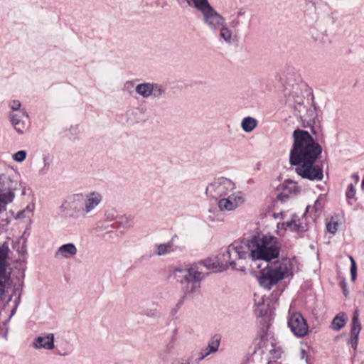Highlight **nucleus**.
Masks as SVG:
<instances>
[{
  "instance_id": "1",
  "label": "nucleus",
  "mask_w": 364,
  "mask_h": 364,
  "mask_svg": "<svg viewBox=\"0 0 364 364\" xmlns=\"http://www.w3.org/2000/svg\"><path fill=\"white\" fill-rule=\"evenodd\" d=\"M250 259L248 240L236 241L230 244L218 259H205L183 267H176L172 271L174 279L182 285L186 294L198 291L200 283L210 271L223 272L228 269L245 271L247 260Z\"/></svg>"
},
{
  "instance_id": "2",
  "label": "nucleus",
  "mask_w": 364,
  "mask_h": 364,
  "mask_svg": "<svg viewBox=\"0 0 364 364\" xmlns=\"http://www.w3.org/2000/svg\"><path fill=\"white\" fill-rule=\"evenodd\" d=\"M293 138L289 161L291 164L296 165V172L303 178L321 181L323 171L315 162L322 152L321 146L304 130H294Z\"/></svg>"
},
{
  "instance_id": "3",
  "label": "nucleus",
  "mask_w": 364,
  "mask_h": 364,
  "mask_svg": "<svg viewBox=\"0 0 364 364\" xmlns=\"http://www.w3.org/2000/svg\"><path fill=\"white\" fill-rule=\"evenodd\" d=\"M103 201L101 191L92 190L68 196L60 206V210L73 220L85 218L94 213Z\"/></svg>"
},
{
  "instance_id": "4",
  "label": "nucleus",
  "mask_w": 364,
  "mask_h": 364,
  "mask_svg": "<svg viewBox=\"0 0 364 364\" xmlns=\"http://www.w3.org/2000/svg\"><path fill=\"white\" fill-rule=\"evenodd\" d=\"M298 270L299 262L296 257H283L272 263H268L259 272L257 280L262 287L270 289L279 281L292 276Z\"/></svg>"
},
{
  "instance_id": "5",
  "label": "nucleus",
  "mask_w": 364,
  "mask_h": 364,
  "mask_svg": "<svg viewBox=\"0 0 364 364\" xmlns=\"http://www.w3.org/2000/svg\"><path fill=\"white\" fill-rule=\"evenodd\" d=\"M250 259L254 262H269L278 257L280 245L278 240L270 235H258L248 240Z\"/></svg>"
},
{
  "instance_id": "6",
  "label": "nucleus",
  "mask_w": 364,
  "mask_h": 364,
  "mask_svg": "<svg viewBox=\"0 0 364 364\" xmlns=\"http://www.w3.org/2000/svg\"><path fill=\"white\" fill-rule=\"evenodd\" d=\"M324 203L325 196L324 195L321 194L316 200L312 207H306V213L302 215L299 216L294 214L291 215L290 219L282 223H278L277 230V234L279 235H284L287 231H290L296 234H301L306 232L309 228L306 213L311 209V210L315 213L316 216H318L324 206Z\"/></svg>"
},
{
  "instance_id": "7",
  "label": "nucleus",
  "mask_w": 364,
  "mask_h": 364,
  "mask_svg": "<svg viewBox=\"0 0 364 364\" xmlns=\"http://www.w3.org/2000/svg\"><path fill=\"white\" fill-rule=\"evenodd\" d=\"M8 107V117L12 127L18 134H24L31 127V119L26 109L18 100L9 101Z\"/></svg>"
},
{
  "instance_id": "8",
  "label": "nucleus",
  "mask_w": 364,
  "mask_h": 364,
  "mask_svg": "<svg viewBox=\"0 0 364 364\" xmlns=\"http://www.w3.org/2000/svg\"><path fill=\"white\" fill-rule=\"evenodd\" d=\"M237 188L236 184L226 177L214 178L208 183L205 188V196L210 200H220Z\"/></svg>"
},
{
  "instance_id": "9",
  "label": "nucleus",
  "mask_w": 364,
  "mask_h": 364,
  "mask_svg": "<svg viewBox=\"0 0 364 364\" xmlns=\"http://www.w3.org/2000/svg\"><path fill=\"white\" fill-rule=\"evenodd\" d=\"M245 202V194L240 191H234L220 198L218 202V207L222 212H232L244 205Z\"/></svg>"
},
{
  "instance_id": "10",
  "label": "nucleus",
  "mask_w": 364,
  "mask_h": 364,
  "mask_svg": "<svg viewBox=\"0 0 364 364\" xmlns=\"http://www.w3.org/2000/svg\"><path fill=\"white\" fill-rule=\"evenodd\" d=\"M9 251V246L6 243L0 247V301L4 299L7 289L11 285L10 274L6 270Z\"/></svg>"
},
{
  "instance_id": "11",
  "label": "nucleus",
  "mask_w": 364,
  "mask_h": 364,
  "mask_svg": "<svg viewBox=\"0 0 364 364\" xmlns=\"http://www.w3.org/2000/svg\"><path fill=\"white\" fill-rule=\"evenodd\" d=\"M135 92L144 99L161 98L166 94V89L159 83L143 82L135 86Z\"/></svg>"
},
{
  "instance_id": "12",
  "label": "nucleus",
  "mask_w": 364,
  "mask_h": 364,
  "mask_svg": "<svg viewBox=\"0 0 364 364\" xmlns=\"http://www.w3.org/2000/svg\"><path fill=\"white\" fill-rule=\"evenodd\" d=\"M288 326L296 337H304L309 332L307 322L300 313H294L289 316Z\"/></svg>"
},
{
  "instance_id": "13",
  "label": "nucleus",
  "mask_w": 364,
  "mask_h": 364,
  "mask_svg": "<svg viewBox=\"0 0 364 364\" xmlns=\"http://www.w3.org/2000/svg\"><path fill=\"white\" fill-rule=\"evenodd\" d=\"M202 21L209 29L216 31L225 21V18L213 6L201 13Z\"/></svg>"
},
{
  "instance_id": "14",
  "label": "nucleus",
  "mask_w": 364,
  "mask_h": 364,
  "mask_svg": "<svg viewBox=\"0 0 364 364\" xmlns=\"http://www.w3.org/2000/svg\"><path fill=\"white\" fill-rule=\"evenodd\" d=\"M31 346L35 350H52L55 348V335L53 333H42L33 339Z\"/></svg>"
},
{
  "instance_id": "15",
  "label": "nucleus",
  "mask_w": 364,
  "mask_h": 364,
  "mask_svg": "<svg viewBox=\"0 0 364 364\" xmlns=\"http://www.w3.org/2000/svg\"><path fill=\"white\" fill-rule=\"evenodd\" d=\"M77 254V248L72 242L60 246L55 252V257L58 259H69L73 258Z\"/></svg>"
},
{
  "instance_id": "16",
  "label": "nucleus",
  "mask_w": 364,
  "mask_h": 364,
  "mask_svg": "<svg viewBox=\"0 0 364 364\" xmlns=\"http://www.w3.org/2000/svg\"><path fill=\"white\" fill-rule=\"evenodd\" d=\"M362 329L361 323L359 321V313L358 311H355L353 314L351 321V338L350 339V343L353 349H356L358 343L359 333Z\"/></svg>"
},
{
  "instance_id": "17",
  "label": "nucleus",
  "mask_w": 364,
  "mask_h": 364,
  "mask_svg": "<svg viewBox=\"0 0 364 364\" xmlns=\"http://www.w3.org/2000/svg\"><path fill=\"white\" fill-rule=\"evenodd\" d=\"M218 30L219 38L222 41L228 45H231L236 41V35L227 26L225 21L223 23V26H220Z\"/></svg>"
},
{
  "instance_id": "18",
  "label": "nucleus",
  "mask_w": 364,
  "mask_h": 364,
  "mask_svg": "<svg viewBox=\"0 0 364 364\" xmlns=\"http://www.w3.org/2000/svg\"><path fill=\"white\" fill-rule=\"evenodd\" d=\"M220 343V341L219 338L211 340L206 348L200 352L198 362L204 360L209 355L216 353L219 349Z\"/></svg>"
},
{
  "instance_id": "19",
  "label": "nucleus",
  "mask_w": 364,
  "mask_h": 364,
  "mask_svg": "<svg viewBox=\"0 0 364 364\" xmlns=\"http://www.w3.org/2000/svg\"><path fill=\"white\" fill-rule=\"evenodd\" d=\"M281 188L283 191L278 198L282 199L287 197V194H296L299 191V188L296 182L292 180H286L281 184Z\"/></svg>"
},
{
  "instance_id": "20",
  "label": "nucleus",
  "mask_w": 364,
  "mask_h": 364,
  "mask_svg": "<svg viewBox=\"0 0 364 364\" xmlns=\"http://www.w3.org/2000/svg\"><path fill=\"white\" fill-rule=\"evenodd\" d=\"M14 193L10 188L0 190V213L6 210V205L13 201Z\"/></svg>"
},
{
  "instance_id": "21",
  "label": "nucleus",
  "mask_w": 364,
  "mask_h": 364,
  "mask_svg": "<svg viewBox=\"0 0 364 364\" xmlns=\"http://www.w3.org/2000/svg\"><path fill=\"white\" fill-rule=\"evenodd\" d=\"M347 321V314L344 312H340L333 318L331 323V328L334 331H338L346 326Z\"/></svg>"
},
{
  "instance_id": "22",
  "label": "nucleus",
  "mask_w": 364,
  "mask_h": 364,
  "mask_svg": "<svg viewBox=\"0 0 364 364\" xmlns=\"http://www.w3.org/2000/svg\"><path fill=\"white\" fill-rule=\"evenodd\" d=\"M186 1L189 6L196 9L200 14L212 6L208 0H186Z\"/></svg>"
},
{
  "instance_id": "23",
  "label": "nucleus",
  "mask_w": 364,
  "mask_h": 364,
  "mask_svg": "<svg viewBox=\"0 0 364 364\" xmlns=\"http://www.w3.org/2000/svg\"><path fill=\"white\" fill-rule=\"evenodd\" d=\"M257 126V121L252 117H245L241 122V127L246 133L252 132Z\"/></svg>"
},
{
  "instance_id": "24",
  "label": "nucleus",
  "mask_w": 364,
  "mask_h": 364,
  "mask_svg": "<svg viewBox=\"0 0 364 364\" xmlns=\"http://www.w3.org/2000/svg\"><path fill=\"white\" fill-rule=\"evenodd\" d=\"M174 251V247L172 242H167L157 245V255L159 256L165 255Z\"/></svg>"
},
{
  "instance_id": "25",
  "label": "nucleus",
  "mask_w": 364,
  "mask_h": 364,
  "mask_svg": "<svg viewBox=\"0 0 364 364\" xmlns=\"http://www.w3.org/2000/svg\"><path fill=\"white\" fill-rule=\"evenodd\" d=\"M326 231L332 235H335L338 228V222L337 219L331 218L326 225Z\"/></svg>"
},
{
  "instance_id": "26",
  "label": "nucleus",
  "mask_w": 364,
  "mask_h": 364,
  "mask_svg": "<svg viewBox=\"0 0 364 364\" xmlns=\"http://www.w3.org/2000/svg\"><path fill=\"white\" fill-rule=\"evenodd\" d=\"M34 208H35L34 204L29 203L28 205H27V206L23 210H22L21 211H20L18 213V215H17L18 218H24L31 217L33 214Z\"/></svg>"
},
{
  "instance_id": "27",
  "label": "nucleus",
  "mask_w": 364,
  "mask_h": 364,
  "mask_svg": "<svg viewBox=\"0 0 364 364\" xmlns=\"http://www.w3.org/2000/svg\"><path fill=\"white\" fill-rule=\"evenodd\" d=\"M26 156L27 152L24 150H21L14 153L12 155V159L16 162L21 163L26 159Z\"/></svg>"
},
{
  "instance_id": "28",
  "label": "nucleus",
  "mask_w": 364,
  "mask_h": 364,
  "mask_svg": "<svg viewBox=\"0 0 364 364\" xmlns=\"http://www.w3.org/2000/svg\"><path fill=\"white\" fill-rule=\"evenodd\" d=\"M50 169V162L48 159L44 158L43 159V164L42 167H41L38 171V175L43 176L46 175Z\"/></svg>"
},
{
  "instance_id": "29",
  "label": "nucleus",
  "mask_w": 364,
  "mask_h": 364,
  "mask_svg": "<svg viewBox=\"0 0 364 364\" xmlns=\"http://www.w3.org/2000/svg\"><path fill=\"white\" fill-rule=\"evenodd\" d=\"M351 266H350V274L353 281H355L357 277V266L355 259L352 256L349 257Z\"/></svg>"
},
{
  "instance_id": "30",
  "label": "nucleus",
  "mask_w": 364,
  "mask_h": 364,
  "mask_svg": "<svg viewBox=\"0 0 364 364\" xmlns=\"http://www.w3.org/2000/svg\"><path fill=\"white\" fill-rule=\"evenodd\" d=\"M106 219L109 221L115 220L117 217V213L114 209L108 210L105 213Z\"/></svg>"
},
{
  "instance_id": "31",
  "label": "nucleus",
  "mask_w": 364,
  "mask_h": 364,
  "mask_svg": "<svg viewBox=\"0 0 364 364\" xmlns=\"http://www.w3.org/2000/svg\"><path fill=\"white\" fill-rule=\"evenodd\" d=\"M355 188L353 184H350L346 190V196L348 198H353L355 196Z\"/></svg>"
},
{
  "instance_id": "32",
  "label": "nucleus",
  "mask_w": 364,
  "mask_h": 364,
  "mask_svg": "<svg viewBox=\"0 0 364 364\" xmlns=\"http://www.w3.org/2000/svg\"><path fill=\"white\" fill-rule=\"evenodd\" d=\"M240 24V18H237V17H235L233 18L230 22V26L231 28H237V26H239Z\"/></svg>"
},
{
  "instance_id": "33",
  "label": "nucleus",
  "mask_w": 364,
  "mask_h": 364,
  "mask_svg": "<svg viewBox=\"0 0 364 364\" xmlns=\"http://www.w3.org/2000/svg\"><path fill=\"white\" fill-rule=\"evenodd\" d=\"M272 348L271 350H269V352H274L275 353V358H278L280 357V355H281V352H280V350L278 348V349H276V348L272 345Z\"/></svg>"
},
{
  "instance_id": "34",
  "label": "nucleus",
  "mask_w": 364,
  "mask_h": 364,
  "mask_svg": "<svg viewBox=\"0 0 364 364\" xmlns=\"http://www.w3.org/2000/svg\"><path fill=\"white\" fill-rule=\"evenodd\" d=\"M245 9H240L237 11L235 16L240 18L241 16H242L243 15H245Z\"/></svg>"
},
{
  "instance_id": "35",
  "label": "nucleus",
  "mask_w": 364,
  "mask_h": 364,
  "mask_svg": "<svg viewBox=\"0 0 364 364\" xmlns=\"http://www.w3.org/2000/svg\"><path fill=\"white\" fill-rule=\"evenodd\" d=\"M263 299L262 297H259L258 298V300L257 299H255V305H257L258 306H259L260 305L263 304Z\"/></svg>"
},
{
  "instance_id": "36",
  "label": "nucleus",
  "mask_w": 364,
  "mask_h": 364,
  "mask_svg": "<svg viewBox=\"0 0 364 364\" xmlns=\"http://www.w3.org/2000/svg\"><path fill=\"white\" fill-rule=\"evenodd\" d=\"M314 111H315V107H314L313 109L309 110V112H311V114H310L311 119H312V120H314V118H315V117L314 115Z\"/></svg>"
},
{
  "instance_id": "37",
  "label": "nucleus",
  "mask_w": 364,
  "mask_h": 364,
  "mask_svg": "<svg viewBox=\"0 0 364 364\" xmlns=\"http://www.w3.org/2000/svg\"><path fill=\"white\" fill-rule=\"evenodd\" d=\"M171 364H188V363L183 360H175Z\"/></svg>"
},
{
  "instance_id": "38",
  "label": "nucleus",
  "mask_w": 364,
  "mask_h": 364,
  "mask_svg": "<svg viewBox=\"0 0 364 364\" xmlns=\"http://www.w3.org/2000/svg\"><path fill=\"white\" fill-rule=\"evenodd\" d=\"M352 178H354V180L355 181V182L357 183L359 180V176L357 175V174H353L352 176Z\"/></svg>"
},
{
  "instance_id": "39",
  "label": "nucleus",
  "mask_w": 364,
  "mask_h": 364,
  "mask_svg": "<svg viewBox=\"0 0 364 364\" xmlns=\"http://www.w3.org/2000/svg\"><path fill=\"white\" fill-rule=\"evenodd\" d=\"M362 189H364V178H363V180L362 181Z\"/></svg>"
},
{
  "instance_id": "40",
  "label": "nucleus",
  "mask_w": 364,
  "mask_h": 364,
  "mask_svg": "<svg viewBox=\"0 0 364 364\" xmlns=\"http://www.w3.org/2000/svg\"><path fill=\"white\" fill-rule=\"evenodd\" d=\"M279 214L281 215V217H282V218H284V213H279Z\"/></svg>"
},
{
  "instance_id": "41",
  "label": "nucleus",
  "mask_w": 364,
  "mask_h": 364,
  "mask_svg": "<svg viewBox=\"0 0 364 364\" xmlns=\"http://www.w3.org/2000/svg\"><path fill=\"white\" fill-rule=\"evenodd\" d=\"M259 314H263V310H262V309H261V310L259 311Z\"/></svg>"
}]
</instances>
